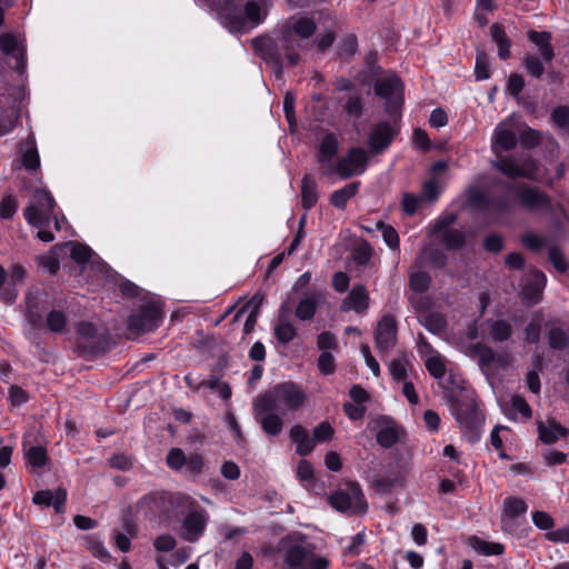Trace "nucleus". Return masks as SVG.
Here are the masks:
<instances>
[{
	"mask_svg": "<svg viewBox=\"0 0 569 569\" xmlns=\"http://www.w3.org/2000/svg\"><path fill=\"white\" fill-rule=\"evenodd\" d=\"M19 150L22 157L23 167L28 170H36L40 166V158L33 134H29L20 142Z\"/></svg>",
	"mask_w": 569,
	"mask_h": 569,
	"instance_id": "25",
	"label": "nucleus"
},
{
	"mask_svg": "<svg viewBox=\"0 0 569 569\" xmlns=\"http://www.w3.org/2000/svg\"><path fill=\"white\" fill-rule=\"evenodd\" d=\"M528 38L539 47L542 59L546 62H550L555 56L553 49L550 44L551 34L547 31L531 30L528 32Z\"/></svg>",
	"mask_w": 569,
	"mask_h": 569,
	"instance_id": "31",
	"label": "nucleus"
},
{
	"mask_svg": "<svg viewBox=\"0 0 569 569\" xmlns=\"http://www.w3.org/2000/svg\"><path fill=\"white\" fill-rule=\"evenodd\" d=\"M0 49L4 54H13L16 66L13 67L17 71L23 72L24 70V53L18 51V41L14 36L10 33H3L0 36Z\"/></svg>",
	"mask_w": 569,
	"mask_h": 569,
	"instance_id": "29",
	"label": "nucleus"
},
{
	"mask_svg": "<svg viewBox=\"0 0 569 569\" xmlns=\"http://www.w3.org/2000/svg\"><path fill=\"white\" fill-rule=\"evenodd\" d=\"M549 261L558 272H566L569 268L566 256L558 247H552L549 250Z\"/></svg>",
	"mask_w": 569,
	"mask_h": 569,
	"instance_id": "47",
	"label": "nucleus"
},
{
	"mask_svg": "<svg viewBox=\"0 0 569 569\" xmlns=\"http://www.w3.org/2000/svg\"><path fill=\"white\" fill-rule=\"evenodd\" d=\"M473 547L481 553L486 556H498L503 552V546L497 542H487L482 541L478 538H475Z\"/></svg>",
	"mask_w": 569,
	"mask_h": 569,
	"instance_id": "49",
	"label": "nucleus"
},
{
	"mask_svg": "<svg viewBox=\"0 0 569 569\" xmlns=\"http://www.w3.org/2000/svg\"><path fill=\"white\" fill-rule=\"evenodd\" d=\"M398 439L399 435L395 427H383L377 433V442L383 448H390Z\"/></svg>",
	"mask_w": 569,
	"mask_h": 569,
	"instance_id": "44",
	"label": "nucleus"
},
{
	"mask_svg": "<svg viewBox=\"0 0 569 569\" xmlns=\"http://www.w3.org/2000/svg\"><path fill=\"white\" fill-rule=\"evenodd\" d=\"M258 397L281 412L297 411L307 401L303 389L291 381L279 383Z\"/></svg>",
	"mask_w": 569,
	"mask_h": 569,
	"instance_id": "4",
	"label": "nucleus"
},
{
	"mask_svg": "<svg viewBox=\"0 0 569 569\" xmlns=\"http://www.w3.org/2000/svg\"><path fill=\"white\" fill-rule=\"evenodd\" d=\"M401 90V80L396 76L385 78L375 86L376 94L387 100L386 112L391 117L398 116L401 109L402 100L399 98Z\"/></svg>",
	"mask_w": 569,
	"mask_h": 569,
	"instance_id": "12",
	"label": "nucleus"
},
{
	"mask_svg": "<svg viewBox=\"0 0 569 569\" xmlns=\"http://www.w3.org/2000/svg\"><path fill=\"white\" fill-rule=\"evenodd\" d=\"M330 505L340 512L362 515L367 511L368 505L361 488L356 482H347L329 497Z\"/></svg>",
	"mask_w": 569,
	"mask_h": 569,
	"instance_id": "8",
	"label": "nucleus"
},
{
	"mask_svg": "<svg viewBox=\"0 0 569 569\" xmlns=\"http://www.w3.org/2000/svg\"><path fill=\"white\" fill-rule=\"evenodd\" d=\"M532 521L536 527L542 530H549L553 527V518L545 511H536L532 515Z\"/></svg>",
	"mask_w": 569,
	"mask_h": 569,
	"instance_id": "59",
	"label": "nucleus"
},
{
	"mask_svg": "<svg viewBox=\"0 0 569 569\" xmlns=\"http://www.w3.org/2000/svg\"><path fill=\"white\" fill-rule=\"evenodd\" d=\"M46 323L50 331L62 332L67 325V318L62 311L52 310L48 313Z\"/></svg>",
	"mask_w": 569,
	"mask_h": 569,
	"instance_id": "45",
	"label": "nucleus"
},
{
	"mask_svg": "<svg viewBox=\"0 0 569 569\" xmlns=\"http://www.w3.org/2000/svg\"><path fill=\"white\" fill-rule=\"evenodd\" d=\"M7 272L2 266H0V298L4 302H13L18 296L14 288H11V282H7Z\"/></svg>",
	"mask_w": 569,
	"mask_h": 569,
	"instance_id": "42",
	"label": "nucleus"
},
{
	"mask_svg": "<svg viewBox=\"0 0 569 569\" xmlns=\"http://www.w3.org/2000/svg\"><path fill=\"white\" fill-rule=\"evenodd\" d=\"M466 192L468 203L477 209L503 212L512 207V200L509 196L488 198L486 193L476 186L468 187Z\"/></svg>",
	"mask_w": 569,
	"mask_h": 569,
	"instance_id": "13",
	"label": "nucleus"
},
{
	"mask_svg": "<svg viewBox=\"0 0 569 569\" xmlns=\"http://www.w3.org/2000/svg\"><path fill=\"white\" fill-rule=\"evenodd\" d=\"M523 66L527 69L528 73H530L535 78H540L545 68L541 60L535 56H527L523 60Z\"/></svg>",
	"mask_w": 569,
	"mask_h": 569,
	"instance_id": "53",
	"label": "nucleus"
},
{
	"mask_svg": "<svg viewBox=\"0 0 569 569\" xmlns=\"http://www.w3.org/2000/svg\"><path fill=\"white\" fill-rule=\"evenodd\" d=\"M527 511V503L525 500L515 497H508L503 500V513L501 517L502 528L507 530L511 520Z\"/></svg>",
	"mask_w": 569,
	"mask_h": 569,
	"instance_id": "27",
	"label": "nucleus"
},
{
	"mask_svg": "<svg viewBox=\"0 0 569 569\" xmlns=\"http://www.w3.org/2000/svg\"><path fill=\"white\" fill-rule=\"evenodd\" d=\"M442 242L448 249H460L465 246L466 234L457 229L446 230L442 233Z\"/></svg>",
	"mask_w": 569,
	"mask_h": 569,
	"instance_id": "40",
	"label": "nucleus"
},
{
	"mask_svg": "<svg viewBox=\"0 0 569 569\" xmlns=\"http://www.w3.org/2000/svg\"><path fill=\"white\" fill-rule=\"evenodd\" d=\"M301 41L282 27L281 36L277 41L269 37H259L252 40V47L260 52L263 59L272 61L278 67L282 56L287 59L288 64L293 67L300 61Z\"/></svg>",
	"mask_w": 569,
	"mask_h": 569,
	"instance_id": "2",
	"label": "nucleus"
},
{
	"mask_svg": "<svg viewBox=\"0 0 569 569\" xmlns=\"http://www.w3.org/2000/svg\"><path fill=\"white\" fill-rule=\"evenodd\" d=\"M503 188L512 193L517 203L531 212L549 211L551 199L542 190L523 182H506Z\"/></svg>",
	"mask_w": 569,
	"mask_h": 569,
	"instance_id": "5",
	"label": "nucleus"
},
{
	"mask_svg": "<svg viewBox=\"0 0 569 569\" xmlns=\"http://www.w3.org/2000/svg\"><path fill=\"white\" fill-rule=\"evenodd\" d=\"M548 345L551 349L562 350L569 348V332L561 328H551L547 333Z\"/></svg>",
	"mask_w": 569,
	"mask_h": 569,
	"instance_id": "38",
	"label": "nucleus"
},
{
	"mask_svg": "<svg viewBox=\"0 0 569 569\" xmlns=\"http://www.w3.org/2000/svg\"><path fill=\"white\" fill-rule=\"evenodd\" d=\"M289 32L298 37L300 40H306L312 37L317 30V24L312 18L301 16L291 17L283 26Z\"/></svg>",
	"mask_w": 569,
	"mask_h": 569,
	"instance_id": "23",
	"label": "nucleus"
},
{
	"mask_svg": "<svg viewBox=\"0 0 569 569\" xmlns=\"http://www.w3.org/2000/svg\"><path fill=\"white\" fill-rule=\"evenodd\" d=\"M343 110L351 117L359 118L362 114V99L359 94H349L343 104Z\"/></svg>",
	"mask_w": 569,
	"mask_h": 569,
	"instance_id": "50",
	"label": "nucleus"
},
{
	"mask_svg": "<svg viewBox=\"0 0 569 569\" xmlns=\"http://www.w3.org/2000/svg\"><path fill=\"white\" fill-rule=\"evenodd\" d=\"M184 466L191 475L197 476L201 473L204 466V461L200 455L192 453L187 458V462Z\"/></svg>",
	"mask_w": 569,
	"mask_h": 569,
	"instance_id": "64",
	"label": "nucleus"
},
{
	"mask_svg": "<svg viewBox=\"0 0 569 569\" xmlns=\"http://www.w3.org/2000/svg\"><path fill=\"white\" fill-rule=\"evenodd\" d=\"M516 146V133L506 123H499L491 140V150L498 156V159L491 162L492 167L509 178L536 179L538 163L533 158L526 157L518 161L513 157L500 156L502 151H510Z\"/></svg>",
	"mask_w": 569,
	"mask_h": 569,
	"instance_id": "1",
	"label": "nucleus"
},
{
	"mask_svg": "<svg viewBox=\"0 0 569 569\" xmlns=\"http://www.w3.org/2000/svg\"><path fill=\"white\" fill-rule=\"evenodd\" d=\"M208 518L204 511L190 512L182 521L180 536L189 542L197 541L203 533Z\"/></svg>",
	"mask_w": 569,
	"mask_h": 569,
	"instance_id": "16",
	"label": "nucleus"
},
{
	"mask_svg": "<svg viewBox=\"0 0 569 569\" xmlns=\"http://www.w3.org/2000/svg\"><path fill=\"white\" fill-rule=\"evenodd\" d=\"M318 201L317 183L311 176L306 174L301 181V204L309 210L316 206Z\"/></svg>",
	"mask_w": 569,
	"mask_h": 569,
	"instance_id": "32",
	"label": "nucleus"
},
{
	"mask_svg": "<svg viewBox=\"0 0 569 569\" xmlns=\"http://www.w3.org/2000/svg\"><path fill=\"white\" fill-rule=\"evenodd\" d=\"M425 365L430 376L436 379H441L446 375L445 359L440 355L428 358Z\"/></svg>",
	"mask_w": 569,
	"mask_h": 569,
	"instance_id": "41",
	"label": "nucleus"
},
{
	"mask_svg": "<svg viewBox=\"0 0 569 569\" xmlns=\"http://www.w3.org/2000/svg\"><path fill=\"white\" fill-rule=\"evenodd\" d=\"M18 208V202L11 194L3 197L0 202V217L10 219L13 217Z\"/></svg>",
	"mask_w": 569,
	"mask_h": 569,
	"instance_id": "55",
	"label": "nucleus"
},
{
	"mask_svg": "<svg viewBox=\"0 0 569 569\" xmlns=\"http://www.w3.org/2000/svg\"><path fill=\"white\" fill-rule=\"evenodd\" d=\"M539 439L545 443H553L559 437H567L568 429L562 427L556 420H548L547 422H538Z\"/></svg>",
	"mask_w": 569,
	"mask_h": 569,
	"instance_id": "28",
	"label": "nucleus"
},
{
	"mask_svg": "<svg viewBox=\"0 0 569 569\" xmlns=\"http://www.w3.org/2000/svg\"><path fill=\"white\" fill-rule=\"evenodd\" d=\"M490 33L493 41L497 43L499 58L503 60L508 59L510 57L511 41L506 36L502 26L493 23L490 28Z\"/></svg>",
	"mask_w": 569,
	"mask_h": 569,
	"instance_id": "34",
	"label": "nucleus"
},
{
	"mask_svg": "<svg viewBox=\"0 0 569 569\" xmlns=\"http://www.w3.org/2000/svg\"><path fill=\"white\" fill-rule=\"evenodd\" d=\"M177 542L171 535H161L154 539L153 546L158 551L168 552L174 549Z\"/></svg>",
	"mask_w": 569,
	"mask_h": 569,
	"instance_id": "63",
	"label": "nucleus"
},
{
	"mask_svg": "<svg viewBox=\"0 0 569 569\" xmlns=\"http://www.w3.org/2000/svg\"><path fill=\"white\" fill-rule=\"evenodd\" d=\"M284 561L291 568L327 569L329 561L315 555V546L300 533L289 535L281 540Z\"/></svg>",
	"mask_w": 569,
	"mask_h": 569,
	"instance_id": "3",
	"label": "nucleus"
},
{
	"mask_svg": "<svg viewBox=\"0 0 569 569\" xmlns=\"http://www.w3.org/2000/svg\"><path fill=\"white\" fill-rule=\"evenodd\" d=\"M397 132V129L387 122L378 123L372 129L368 139L371 152L373 154L381 153L391 143Z\"/></svg>",
	"mask_w": 569,
	"mask_h": 569,
	"instance_id": "17",
	"label": "nucleus"
},
{
	"mask_svg": "<svg viewBox=\"0 0 569 569\" xmlns=\"http://www.w3.org/2000/svg\"><path fill=\"white\" fill-rule=\"evenodd\" d=\"M417 260L419 263L428 261L435 268L441 269L446 266L447 256L442 250L435 248L432 246H428L421 250Z\"/></svg>",
	"mask_w": 569,
	"mask_h": 569,
	"instance_id": "36",
	"label": "nucleus"
},
{
	"mask_svg": "<svg viewBox=\"0 0 569 569\" xmlns=\"http://www.w3.org/2000/svg\"><path fill=\"white\" fill-rule=\"evenodd\" d=\"M358 49V40L355 34H347L340 46V56L351 57L356 53Z\"/></svg>",
	"mask_w": 569,
	"mask_h": 569,
	"instance_id": "60",
	"label": "nucleus"
},
{
	"mask_svg": "<svg viewBox=\"0 0 569 569\" xmlns=\"http://www.w3.org/2000/svg\"><path fill=\"white\" fill-rule=\"evenodd\" d=\"M369 157L365 149L356 147L349 149L346 156L339 158L335 166H329L327 174L337 173L342 179L361 174L367 168Z\"/></svg>",
	"mask_w": 569,
	"mask_h": 569,
	"instance_id": "10",
	"label": "nucleus"
},
{
	"mask_svg": "<svg viewBox=\"0 0 569 569\" xmlns=\"http://www.w3.org/2000/svg\"><path fill=\"white\" fill-rule=\"evenodd\" d=\"M338 150L339 141L337 136L333 133L325 134L317 151V161L321 166L325 174H327L328 167L333 166L331 161L338 153Z\"/></svg>",
	"mask_w": 569,
	"mask_h": 569,
	"instance_id": "20",
	"label": "nucleus"
},
{
	"mask_svg": "<svg viewBox=\"0 0 569 569\" xmlns=\"http://www.w3.org/2000/svg\"><path fill=\"white\" fill-rule=\"evenodd\" d=\"M397 321L393 316H383L375 331V342L380 352H389L397 342Z\"/></svg>",
	"mask_w": 569,
	"mask_h": 569,
	"instance_id": "14",
	"label": "nucleus"
},
{
	"mask_svg": "<svg viewBox=\"0 0 569 569\" xmlns=\"http://www.w3.org/2000/svg\"><path fill=\"white\" fill-rule=\"evenodd\" d=\"M56 201L52 194L42 188H37L29 204L23 210V216L29 224L37 229L49 226Z\"/></svg>",
	"mask_w": 569,
	"mask_h": 569,
	"instance_id": "6",
	"label": "nucleus"
},
{
	"mask_svg": "<svg viewBox=\"0 0 569 569\" xmlns=\"http://www.w3.org/2000/svg\"><path fill=\"white\" fill-rule=\"evenodd\" d=\"M92 254V250L82 243H72L71 248V258L78 263L87 262Z\"/></svg>",
	"mask_w": 569,
	"mask_h": 569,
	"instance_id": "54",
	"label": "nucleus"
},
{
	"mask_svg": "<svg viewBox=\"0 0 569 569\" xmlns=\"http://www.w3.org/2000/svg\"><path fill=\"white\" fill-rule=\"evenodd\" d=\"M522 243L532 251H539L545 244L546 239L537 233L528 232L521 237Z\"/></svg>",
	"mask_w": 569,
	"mask_h": 569,
	"instance_id": "58",
	"label": "nucleus"
},
{
	"mask_svg": "<svg viewBox=\"0 0 569 569\" xmlns=\"http://www.w3.org/2000/svg\"><path fill=\"white\" fill-rule=\"evenodd\" d=\"M317 345L322 352L338 349L337 338L329 331H323L318 336Z\"/></svg>",
	"mask_w": 569,
	"mask_h": 569,
	"instance_id": "56",
	"label": "nucleus"
},
{
	"mask_svg": "<svg viewBox=\"0 0 569 569\" xmlns=\"http://www.w3.org/2000/svg\"><path fill=\"white\" fill-rule=\"evenodd\" d=\"M335 429L328 421L320 422L312 430L315 442H328L333 438Z\"/></svg>",
	"mask_w": 569,
	"mask_h": 569,
	"instance_id": "46",
	"label": "nucleus"
},
{
	"mask_svg": "<svg viewBox=\"0 0 569 569\" xmlns=\"http://www.w3.org/2000/svg\"><path fill=\"white\" fill-rule=\"evenodd\" d=\"M467 355L478 360L481 370H488L493 363H499L500 366L505 363L502 356L496 355L492 348L482 342L469 346Z\"/></svg>",
	"mask_w": 569,
	"mask_h": 569,
	"instance_id": "18",
	"label": "nucleus"
},
{
	"mask_svg": "<svg viewBox=\"0 0 569 569\" xmlns=\"http://www.w3.org/2000/svg\"><path fill=\"white\" fill-rule=\"evenodd\" d=\"M551 120L553 123L561 128L566 129L567 132L569 131V107H557L551 112Z\"/></svg>",
	"mask_w": 569,
	"mask_h": 569,
	"instance_id": "51",
	"label": "nucleus"
},
{
	"mask_svg": "<svg viewBox=\"0 0 569 569\" xmlns=\"http://www.w3.org/2000/svg\"><path fill=\"white\" fill-rule=\"evenodd\" d=\"M167 465L170 469L178 471L187 462V457L180 448H172L167 455Z\"/></svg>",
	"mask_w": 569,
	"mask_h": 569,
	"instance_id": "48",
	"label": "nucleus"
},
{
	"mask_svg": "<svg viewBox=\"0 0 569 569\" xmlns=\"http://www.w3.org/2000/svg\"><path fill=\"white\" fill-rule=\"evenodd\" d=\"M162 318V306L160 301L150 300L140 306L139 310L129 316L127 320L128 330L140 335L156 329Z\"/></svg>",
	"mask_w": 569,
	"mask_h": 569,
	"instance_id": "9",
	"label": "nucleus"
},
{
	"mask_svg": "<svg viewBox=\"0 0 569 569\" xmlns=\"http://www.w3.org/2000/svg\"><path fill=\"white\" fill-rule=\"evenodd\" d=\"M450 408L459 426L473 436H477L485 417L482 412L479 411L475 398L467 393L453 397L450 400Z\"/></svg>",
	"mask_w": 569,
	"mask_h": 569,
	"instance_id": "7",
	"label": "nucleus"
},
{
	"mask_svg": "<svg viewBox=\"0 0 569 569\" xmlns=\"http://www.w3.org/2000/svg\"><path fill=\"white\" fill-rule=\"evenodd\" d=\"M170 496L164 491H154L143 496L137 503V511L144 517L161 516L168 509Z\"/></svg>",
	"mask_w": 569,
	"mask_h": 569,
	"instance_id": "15",
	"label": "nucleus"
},
{
	"mask_svg": "<svg viewBox=\"0 0 569 569\" xmlns=\"http://www.w3.org/2000/svg\"><path fill=\"white\" fill-rule=\"evenodd\" d=\"M318 369L322 375H331L335 372V358L329 351H323L318 358Z\"/></svg>",
	"mask_w": 569,
	"mask_h": 569,
	"instance_id": "57",
	"label": "nucleus"
},
{
	"mask_svg": "<svg viewBox=\"0 0 569 569\" xmlns=\"http://www.w3.org/2000/svg\"><path fill=\"white\" fill-rule=\"evenodd\" d=\"M377 228L381 231L382 238L390 249H399V236L392 226L379 221Z\"/></svg>",
	"mask_w": 569,
	"mask_h": 569,
	"instance_id": "43",
	"label": "nucleus"
},
{
	"mask_svg": "<svg viewBox=\"0 0 569 569\" xmlns=\"http://www.w3.org/2000/svg\"><path fill=\"white\" fill-rule=\"evenodd\" d=\"M546 287V277L539 270H532L529 279L522 289V298L530 305L537 303L540 300L542 290Z\"/></svg>",
	"mask_w": 569,
	"mask_h": 569,
	"instance_id": "22",
	"label": "nucleus"
},
{
	"mask_svg": "<svg viewBox=\"0 0 569 569\" xmlns=\"http://www.w3.org/2000/svg\"><path fill=\"white\" fill-rule=\"evenodd\" d=\"M475 74L477 80H485L489 78V64L487 54L479 51L476 58Z\"/></svg>",
	"mask_w": 569,
	"mask_h": 569,
	"instance_id": "52",
	"label": "nucleus"
},
{
	"mask_svg": "<svg viewBox=\"0 0 569 569\" xmlns=\"http://www.w3.org/2000/svg\"><path fill=\"white\" fill-rule=\"evenodd\" d=\"M360 182L355 181L336 190L330 198L331 204L338 209H345L348 200L358 192Z\"/></svg>",
	"mask_w": 569,
	"mask_h": 569,
	"instance_id": "33",
	"label": "nucleus"
},
{
	"mask_svg": "<svg viewBox=\"0 0 569 569\" xmlns=\"http://www.w3.org/2000/svg\"><path fill=\"white\" fill-rule=\"evenodd\" d=\"M322 298L323 295L321 292H312L306 296L296 308V317L302 321L311 320Z\"/></svg>",
	"mask_w": 569,
	"mask_h": 569,
	"instance_id": "26",
	"label": "nucleus"
},
{
	"mask_svg": "<svg viewBox=\"0 0 569 569\" xmlns=\"http://www.w3.org/2000/svg\"><path fill=\"white\" fill-rule=\"evenodd\" d=\"M290 439L297 443L296 452L301 456H308L315 448L313 437H310L307 429L300 425H295L289 431Z\"/></svg>",
	"mask_w": 569,
	"mask_h": 569,
	"instance_id": "24",
	"label": "nucleus"
},
{
	"mask_svg": "<svg viewBox=\"0 0 569 569\" xmlns=\"http://www.w3.org/2000/svg\"><path fill=\"white\" fill-rule=\"evenodd\" d=\"M289 313L290 307L287 303L281 305L278 322L274 327L276 338L281 343H289L297 337L296 327L288 320Z\"/></svg>",
	"mask_w": 569,
	"mask_h": 569,
	"instance_id": "21",
	"label": "nucleus"
},
{
	"mask_svg": "<svg viewBox=\"0 0 569 569\" xmlns=\"http://www.w3.org/2000/svg\"><path fill=\"white\" fill-rule=\"evenodd\" d=\"M24 456L28 462L36 468H41L47 462V450L42 446H30L27 448V442H23Z\"/></svg>",
	"mask_w": 569,
	"mask_h": 569,
	"instance_id": "37",
	"label": "nucleus"
},
{
	"mask_svg": "<svg viewBox=\"0 0 569 569\" xmlns=\"http://www.w3.org/2000/svg\"><path fill=\"white\" fill-rule=\"evenodd\" d=\"M486 323L488 325V336L493 342L502 343L512 336V326L505 319L487 320Z\"/></svg>",
	"mask_w": 569,
	"mask_h": 569,
	"instance_id": "30",
	"label": "nucleus"
},
{
	"mask_svg": "<svg viewBox=\"0 0 569 569\" xmlns=\"http://www.w3.org/2000/svg\"><path fill=\"white\" fill-rule=\"evenodd\" d=\"M431 284V277L426 271H412L409 274V287L418 293L426 292Z\"/></svg>",
	"mask_w": 569,
	"mask_h": 569,
	"instance_id": "39",
	"label": "nucleus"
},
{
	"mask_svg": "<svg viewBox=\"0 0 569 569\" xmlns=\"http://www.w3.org/2000/svg\"><path fill=\"white\" fill-rule=\"evenodd\" d=\"M252 410L256 421L267 436L276 437L281 433L283 420L278 415L279 411L270 406V402H266L257 397L253 401Z\"/></svg>",
	"mask_w": 569,
	"mask_h": 569,
	"instance_id": "11",
	"label": "nucleus"
},
{
	"mask_svg": "<svg viewBox=\"0 0 569 569\" xmlns=\"http://www.w3.org/2000/svg\"><path fill=\"white\" fill-rule=\"evenodd\" d=\"M369 293L363 284L355 286L340 306L341 311L363 313L369 308Z\"/></svg>",
	"mask_w": 569,
	"mask_h": 569,
	"instance_id": "19",
	"label": "nucleus"
},
{
	"mask_svg": "<svg viewBox=\"0 0 569 569\" xmlns=\"http://www.w3.org/2000/svg\"><path fill=\"white\" fill-rule=\"evenodd\" d=\"M418 320L431 333H440L447 327V319L440 312H428L419 316Z\"/></svg>",
	"mask_w": 569,
	"mask_h": 569,
	"instance_id": "35",
	"label": "nucleus"
},
{
	"mask_svg": "<svg viewBox=\"0 0 569 569\" xmlns=\"http://www.w3.org/2000/svg\"><path fill=\"white\" fill-rule=\"evenodd\" d=\"M519 140L523 147L533 148L540 143V132L529 128L520 134Z\"/></svg>",
	"mask_w": 569,
	"mask_h": 569,
	"instance_id": "62",
	"label": "nucleus"
},
{
	"mask_svg": "<svg viewBox=\"0 0 569 569\" xmlns=\"http://www.w3.org/2000/svg\"><path fill=\"white\" fill-rule=\"evenodd\" d=\"M27 317L34 328H38L42 325V316L40 312H38L34 298L32 297L27 299Z\"/></svg>",
	"mask_w": 569,
	"mask_h": 569,
	"instance_id": "61",
	"label": "nucleus"
}]
</instances>
